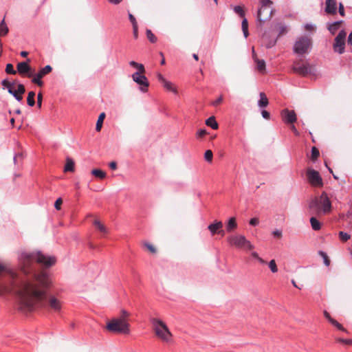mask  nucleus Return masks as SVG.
<instances>
[{
	"label": "nucleus",
	"instance_id": "1",
	"mask_svg": "<svg viewBox=\"0 0 352 352\" xmlns=\"http://www.w3.org/2000/svg\"><path fill=\"white\" fill-rule=\"evenodd\" d=\"M20 273L12 269L0 265V272L3 273L10 282V288L16 293L21 309L32 311L40 307H49L55 311L61 309V302L54 296L47 295L52 285L50 275L45 272L37 273L36 263L49 267L55 264L54 256H47L41 252L21 251L18 256Z\"/></svg>",
	"mask_w": 352,
	"mask_h": 352
},
{
	"label": "nucleus",
	"instance_id": "2",
	"mask_svg": "<svg viewBox=\"0 0 352 352\" xmlns=\"http://www.w3.org/2000/svg\"><path fill=\"white\" fill-rule=\"evenodd\" d=\"M309 207L312 214L321 216L331 212V203L327 193L323 192L320 196L311 199Z\"/></svg>",
	"mask_w": 352,
	"mask_h": 352
},
{
	"label": "nucleus",
	"instance_id": "3",
	"mask_svg": "<svg viewBox=\"0 0 352 352\" xmlns=\"http://www.w3.org/2000/svg\"><path fill=\"white\" fill-rule=\"evenodd\" d=\"M151 322L156 336L164 342L170 343L173 340V334L167 325L158 318H152Z\"/></svg>",
	"mask_w": 352,
	"mask_h": 352
},
{
	"label": "nucleus",
	"instance_id": "4",
	"mask_svg": "<svg viewBox=\"0 0 352 352\" xmlns=\"http://www.w3.org/2000/svg\"><path fill=\"white\" fill-rule=\"evenodd\" d=\"M106 329L111 333L129 334V324L122 318H113L106 325Z\"/></svg>",
	"mask_w": 352,
	"mask_h": 352
},
{
	"label": "nucleus",
	"instance_id": "5",
	"mask_svg": "<svg viewBox=\"0 0 352 352\" xmlns=\"http://www.w3.org/2000/svg\"><path fill=\"white\" fill-rule=\"evenodd\" d=\"M271 0H261V8L257 12V19L261 23L270 20L272 16L274 9Z\"/></svg>",
	"mask_w": 352,
	"mask_h": 352
},
{
	"label": "nucleus",
	"instance_id": "6",
	"mask_svg": "<svg viewBox=\"0 0 352 352\" xmlns=\"http://www.w3.org/2000/svg\"><path fill=\"white\" fill-rule=\"evenodd\" d=\"M228 242L237 248L252 250L254 245L243 235H232L228 237Z\"/></svg>",
	"mask_w": 352,
	"mask_h": 352
},
{
	"label": "nucleus",
	"instance_id": "7",
	"mask_svg": "<svg viewBox=\"0 0 352 352\" xmlns=\"http://www.w3.org/2000/svg\"><path fill=\"white\" fill-rule=\"evenodd\" d=\"M311 45V41L308 36H302L295 42L294 51L298 54L307 53Z\"/></svg>",
	"mask_w": 352,
	"mask_h": 352
},
{
	"label": "nucleus",
	"instance_id": "8",
	"mask_svg": "<svg viewBox=\"0 0 352 352\" xmlns=\"http://www.w3.org/2000/svg\"><path fill=\"white\" fill-rule=\"evenodd\" d=\"M307 177L309 183L314 187H322L323 186L322 179L319 173L312 168H307Z\"/></svg>",
	"mask_w": 352,
	"mask_h": 352
},
{
	"label": "nucleus",
	"instance_id": "9",
	"mask_svg": "<svg viewBox=\"0 0 352 352\" xmlns=\"http://www.w3.org/2000/svg\"><path fill=\"white\" fill-rule=\"evenodd\" d=\"M346 36V33L344 32V30L340 31L338 34L335 38L334 43L333 45L334 52H338L340 54H342L344 52Z\"/></svg>",
	"mask_w": 352,
	"mask_h": 352
},
{
	"label": "nucleus",
	"instance_id": "10",
	"mask_svg": "<svg viewBox=\"0 0 352 352\" xmlns=\"http://www.w3.org/2000/svg\"><path fill=\"white\" fill-rule=\"evenodd\" d=\"M144 72H135L132 74V78L134 82L140 85V89L142 92H146L148 90L149 85L148 79L144 75Z\"/></svg>",
	"mask_w": 352,
	"mask_h": 352
},
{
	"label": "nucleus",
	"instance_id": "11",
	"mask_svg": "<svg viewBox=\"0 0 352 352\" xmlns=\"http://www.w3.org/2000/svg\"><path fill=\"white\" fill-rule=\"evenodd\" d=\"M292 70L294 73L303 76H307L311 72V68L308 64H302L299 61L294 62Z\"/></svg>",
	"mask_w": 352,
	"mask_h": 352
},
{
	"label": "nucleus",
	"instance_id": "12",
	"mask_svg": "<svg viewBox=\"0 0 352 352\" xmlns=\"http://www.w3.org/2000/svg\"><path fill=\"white\" fill-rule=\"evenodd\" d=\"M52 67L50 65H46L45 67H43L40 71L36 74L32 80V82L34 84H36L38 86L43 85V81L41 80V78L47 75V74L50 73L52 72Z\"/></svg>",
	"mask_w": 352,
	"mask_h": 352
},
{
	"label": "nucleus",
	"instance_id": "13",
	"mask_svg": "<svg viewBox=\"0 0 352 352\" xmlns=\"http://www.w3.org/2000/svg\"><path fill=\"white\" fill-rule=\"evenodd\" d=\"M281 117L283 122L287 124H294L297 120V116L294 111L285 109L281 111Z\"/></svg>",
	"mask_w": 352,
	"mask_h": 352
},
{
	"label": "nucleus",
	"instance_id": "14",
	"mask_svg": "<svg viewBox=\"0 0 352 352\" xmlns=\"http://www.w3.org/2000/svg\"><path fill=\"white\" fill-rule=\"evenodd\" d=\"M25 87L22 84L17 85L16 90H14V89H9V93L10 94H12L14 97V98L19 102H21L23 100L22 95L25 93Z\"/></svg>",
	"mask_w": 352,
	"mask_h": 352
},
{
	"label": "nucleus",
	"instance_id": "15",
	"mask_svg": "<svg viewBox=\"0 0 352 352\" xmlns=\"http://www.w3.org/2000/svg\"><path fill=\"white\" fill-rule=\"evenodd\" d=\"M324 11L329 14H336L337 13V1L326 0Z\"/></svg>",
	"mask_w": 352,
	"mask_h": 352
},
{
	"label": "nucleus",
	"instance_id": "16",
	"mask_svg": "<svg viewBox=\"0 0 352 352\" xmlns=\"http://www.w3.org/2000/svg\"><path fill=\"white\" fill-rule=\"evenodd\" d=\"M17 71L20 74H28V77L33 76V74L31 73V67L30 66L25 62H21L17 64Z\"/></svg>",
	"mask_w": 352,
	"mask_h": 352
},
{
	"label": "nucleus",
	"instance_id": "17",
	"mask_svg": "<svg viewBox=\"0 0 352 352\" xmlns=\"http://www.w3.org/2000/svg\"><path fill=\"white\" fill-rule=\"evenodd\" d=\"M252 58L256 63V69L261 73H264L265 71V62L264 60L258 59L256 57L254 47L252 48Z\"/></svg>",
	"mask_w": 352,
	"mask_h": 352
},
{
	"label": "nucleus",
	"instance_id": "18",
	"mask_svg": "<svg viewBox=\"0 0 352 352\" xmlns=\"http://www.w3.org/2000/svg\"><path fill=\"white\" fill-rule=\"evenodd\" d=\"M223 228V223L221 221H215L208 226V228L213 235L218 232L219 230Z\"/></svg>",
	"mask_w": 352,
	"mask_h": 352
},
{
	"label": "nucleus",
	"instance_id": "19",
	"mask_svg": "<svg viewBox=\"0 0 352 352\" xmlns=\"http://www.w3.org/2000/svg\"><path fill=\"white\" fill-rule=\"evenodd\" d=\"M259 96H260V99L258 101V107L261 108L267 107L269 104V101H268V99H267L265 94L263 92H261Z\"/></svg>",
	"mask_w": 352,
	"mask_h": 352
},
{
	"label": "nucleus",
	"instance_id": "20",
	"mask_svg": "<svg viewBox=\"0 0 352 352\" xmlns=\"http://www.w3.org/2000/svg\"><path fill=\"white\" fill-rule=\"evenodd\" d=\"M65 172H73L74 171V160L70 157H67L66 159V164L64 168Z\"/></svg>",
	"mask_w": 352,
	"mask_h": 352
},
{
	"label": "nucleus",
	"instance_id": "21",
	"mask_svg": "<svg viewBox=\"0 0 352 352\" xmlns=\"http://www.w3.org/2000/svg\"><path fill=\"white\" fill-rule=\"evenodd\" d=\"M342 21H335L331 24H329L328 26V30L332 34H334L339 29L340 25L342 23Z\"/></svg>",
	"mask_w": 352,
	"mask_h": 352
},
{
	"label": "nucleus",
	"instance_id": "22",
	"mask_svg": "<svg viewBox=\"0 0 352 352\" xmlns=\"http://www.w3.org/2000/svg\"><path fill=\"white\" fill-rule=\"evenodd\" d=\"M310 223H311V228L314 230L318 231V230H320L321 223L316 217H311Z\"/></svg>",
	"mask_w": 352,
	"mask_h": 352
},
{
	"label": "nucleus",
	"instance_id": "23",
	"mask_svg": "<svg viewBox=\"0 0 352 352\" xmlns=\"http://www.w3.org/2000/svg\"><path fill=\"white\" fill-rule=\"evenodd\" d=\"M129 65L136 69L138 70L136 72H145L144 66L141 63L131 60L129 62Z\"/></svg>",
	"mask_w": 352,
	"mask_h": 352
},
{
	"label": "nucleus",
	"instance_id": "24",
	"mask_svg": "<svg viewBox=\"0 0 352 352\" xmlns=\"http://www.w3.org/2000/svg\"><path fill=\"white\" fill-rule=\"evenodd\" d=\"M206 124L210 126L212 129H218V123L215 120L214 116H211L206 120Z\"/></svg>",
	"mask_w": 352,
	"mask_h": 352
},
{
	"label": "nucleus",
	"instance_id": "25",
	"mask_svg": "<svg viewBox=\"0 0 352 352\" xmlns=\"http://www.w3.org/2000/svg\"><path fill=\"white\" fill-rule=\"evenodd\" d=\"M164 89L169 91H172L174 94H177V89L175 87L174 85L170 82L166 80V81L164 82V83L162 84Z\"/></svg>",
	"mask_w": 352,
	"mask_h": 352
},
{
	"label": "nucleus",
	"instance_id": "26",
	"mask_svg": "<svg viewBox=\"0 0 352 352\" xmlns=\"http://www.w3.org/2000/svg\"><path fill=\"white\" fill-rule=\"evenodd\" d=\"M91 174L96 177L100 179H104L107 176L106 173L100 169H93L91 170Z\"/></svg>",
	"mask_w": 352,
	"mask_h": 352
},
{
	"label": "nucleus",
	"instance_id": "27",
	"mask_svg": "<svg viewBox=\"0 0 352 352\" xmlns=\"http://www.w3.org/2000/svg\"><path fill=\"white\" fill-rule=\"evenodd\" d=\"M237 226L236 219L234 217H232L229 219L227 225H226V229L228 232H231L234 229H235Z\"/></svg>",
	"mask_w": 352,
	"mask_h": 352
},
{
	"label": "nucleus",
	"instance_id": "28",
	"mask_svg": "<svg viewBox=\"0 0 352 352\" xmlns=\"http://www.w3.org/2000/svg\"><path fill=\"white\" fill-rule=\"evenodd\" d=\"M104 118H105V113H101L98 118L96 125V130L97 131H100L101 130Z\"/></svg>",
	"mask_w": 352,
	"mask_h": 352
},
{
	"label": "nucleus",
	"instance_id": "29",
	"mask_svg": "<svg viewBox=\"0 0 352 352\" xmlns=\"http://www.w3.org/2000/svg\"><path fill=\"white\" fill-rule=\"evenodd\" d=\"M94 225L100 232L103 234L107 233V228L103 224H102L100 221L95 220L94 222Z\"/></svg>",
	"mask_w": 352,
	"mask_h": 352
},
{
	"label": "nucleus",
	"instance_id": "30",
	"mask_svg": "<svg viewBox=\"0 0 352 352\" xmlns=\"http://www.w3.org/2000/svg\"><path fill=\"white\" fill-rule=\"evenodd\" d=\"M34 97L35 93L34 91H30L28 93L27 103L29 106L33 107L35 104Z\"/></svg>",
	"mask_w": 352,
	"mask_h": 352
},
{
	"label": "nucleus",
	"instance_id": "31",
	"mask_svg": "<svg viewBox=\"0 0 352 352\" xmlns=\"http://www.w3.org/2000/svg\"><path fill=\"white\" fill-rule=\"evenodd\" d=\"M1 83L3 87V89H7L8 92L9 89H13L15 86V82H11L6 79L3 80Z\"/></svg>",
	"mask_w": 352,
	"mask_h": 352
},
{
	"label": "nucleus",
	"instance_id": "32",
	"mask_svg": "<svg viewBox=\"0 0 352 352\" xmlns=\"http://www.w3.org/2000/svg\"><path fill=\"white\" fill-rule=\"evenodd\" d=\"M8 32V28L4 22V20L0 23V36L6 35Z\"/></svg>",
	"mask_w": 352,
	"mask_h": 352
},
{
	"label": "nucleus",
	"instance_id": "33",
	"mask_svg": "<svg viewBox=\"0 0 352 352\" xmlns=\"http://www.w3.org/2000/svg\"><path fill=\"white\" fill-rule=\"evenodd\" d=\"M329 322L332 325H333L334 327L338 328L339 330H341V331H342L344 332H347V330L345 328H344L341 324H340L338 321H336L333 318L331 319V322Z\"/></svg>",
	"mask_w": 352,
	"mask_h": 352
},
{
	"label": "nucleus",
	"instance_id": "34",
	"mask_svg": "<svg viewBox=\"0 0 352 352\" xmlns=\"http://www.w3.org/2000/svg\"><path fill=\"white\" fill-rule=\"evenodd\" d=\"M234 11L236 14H239L241 17H244L245 16V12L242 7L240 6H236L234 8Z\"/></svg>",
	"mask_w": 352,
	"mask_h": 352
},
{
	"label": "nucleus",
	"instance_id": "35",
	"mask_svg": "<svg viewBox=\"0 0 352 352\" xmlns=\"http://www.w3.org/2000/svg\"><path fill=\"white\" fill-rule=\"evenodd\" d=\"M146 36L148 39L153 43L157 41L156 36L152 33L151 30H146Z\"/></svg>",
	"mask_w": 352,
	"mask_h": 352
},
{
	"label": "nucleus",
	"instance_id": "36",
	"mask_svg": "<svg viewBox=\"0 0 352 352\" xmlns=\"http://www.w3.org/2000/svg\"><path fill=\"white\" fill-rule=\"evenodd\" d=\"M319 254L322 257V258L324 260V265L326 266H329L330 265V260L328 258L327 254L325 252H322V251H320L319 252Z\"/></svg>",
	"mask_w": 352,
	"mask_h": 352
},
{
	"label": "nucleus",
	"instance_id": "37",
	"mask_svg": "<svg viewBox=\"0 0 352 352\" xmlns=\"http://www.w3.org/2000/svg\"><path fill=\"white\" fill-rule=\"evenodd\" d=\"M269 267L272 272L276 273L278 271V267L276 266V262L274 260H271L268 263Z\"/></svg>",
	"mask_w": 352,
	"mask_h": 352
},
{
	"label": "nucleus",
	"instance_id": "38",
	"mask_svg": "<svg viewBox=\"0 0 352 352\" xmlns=\"http://www.w3.org/2000/svg\"><path fill=\"white\" fill-rule=\"evenodd\" d=\"M339 237H340V239L342 241L345 242V241H348L350 239V235L348 234L346 232H344L342 231H340L339 232Z\"/></svg>",
	"mask_w": 352,
	"mask_h": 352
},
{
	"label": "nucleus",
	"instance_id": "39",
	"mask_svg": "<svg viewBox=\"0 0 352 352\" xmlns=\"http://www.w3.org/2000/svg\"><path fill=\"white\" fill-rule=\"evenodd\" d=\"M320 153L317 148L312 147L311 148V160H316L319 157Z\"/></svg>",
	"mask_w": 352,
	"mask_h": 352
},
{
	"label": "nucleus",
	"instance_id": "40",
	"mask_svg": "<svg viewBox=\"0 0 352 352\" xmlns=\"http://www.w3.org/2000/svg\"><path fill=\"white\" fill-rule=\"evenodd\" d=\"M212 157H213V154H212V152L210 151V150H207L206 152H205V154H204V158L205 160L208 162H212Z\"/></svg>",
	"mask_w": 352,
	"mask_h": 352
},
{
	"label": "nucleus",
	"instance_id": "41",
	"mask_svg": "<svg viewBox=\"0 0 352 352\" xmlns=\"http://www.w3.org/2000/svg\"><path fill=\"white\" fill-rule=\"evenodd\" d=\"M6 72L9 74H16V72L14 69L13 65L11 63H8L6 67Z\"/></svg>",
	"mask_w": 352,
	"mask_h": 352
},
{
	"label": "nucleus",
	"instance_id": "42",
	"mask_svg": "<svg viewBox=\"0 0 352 352\" xmlns=\"http://www.w3.org/2000/svg\"><path fill=\"white\" fill-rule=\"evenodd\" d=\"M129 316V313L124 309L121 311V316L119 318H122L124 320L127 321V318Z\"/></svg>",
	"mask_w": 352,
	"mask_h": 352
},
{
	"label": "nucleus",
	"instance_id": "43",
	"mask_svg": "<svg viewBox=\"0 0 352 352\" xmlns=\"http://www.w3.org/2000/svg\"><path fill=\"white\" fill-rule=\"evenodd\" d=\"M337 341L345 344H352L351 339H343V338H338Z\"/></svg>",
	"mask_w": 352,
	"mask_h": 352
},
{
	"label": "nucleus",
	"instance_id": "44",
	"mask_svg": "<svg viewBox=\"0 0 352 352\" xmlns=\"http://www.w3.org/2000/svg\"><path fill=\"white\" fill-rule=\"evenodd\" d=\"M272 235L278 239H280L282 237V231L280 230H275L272 232Z\"/></svg>",
	"mask_w": 352,
	"mask_h": 352
},
{
	"label": "nucleus",
	"instance_id": "45",
	"mask_svg": "<svg viewBox=\"0 0 352 352\" xmlns=\"http://www.w3.org/2000/svg\"><path fill=\"white\" fill-rule=\"evenodd\" d=\"M305 29L307 31H313L315 30V25L313 24L307 23L305 25Z\"/></svg>",
	"mask_w": 352,
	"mask_h": 352
},
{
	"label": "nucleus",
	"instance_id": "46",
	"mask_svg": "<svg viewBox=\"0 0 352 352\" xmlns=\"http://www.w3.org/2000/svg\"><path fill=\"white\" fill-rule=\"evenodd\" d=\"M223 101V96H220L216 100L213 101L212 104L213 106H217L219 105L220 103H221Z\"/></svg>",
	"mask_w": 352,
	"mask_h": 352
},
{
	"label": "nucleus",
	"instance_id": "47",
	"mask_svg": "<svg viewBox=\"0 0 352 352\" xmlns=\"http://www.w3.org/2000/svg\"><path fill=\"white\" fill-rule=\"evenodd\" d=\"M241 27L243 31L248 28V20L245 18L242 21Z\"/></svg>",
	"mask_w": 352,
	"mask_h": 352
},
{
	"label": "nucleus",
	"instance_id": "48",
	"mask_svg": "<svg viewBox=\"0 0 352 352\" xmlns=\"http://www.w3.org/2000/svg\"><path fill=\"white\" fill-rule=\"evenodd\" d=\"M129 19L130 21L131 22L133 26L138 25L135 18L134 17V16L133 14H129Z\"/></svg>",
	"mask_w": 352,
	"mask_h": 352
},
{
	"label": "nucleus",
	"instance_id": "49",
	"mask_svg": "<svg viewBox=\"0 0 352 352\" xmlns=\"http://www.w3.org/2000/svg\"><path fill=\"white\" fill-rule=\"evenodd\" d=\"M261 114H262L263 118L266 120H269L270 118V114L266 110H263L261 111Z\"/></svg>",
	"mask_w": 352,
	"mask_h": 352
},
{
	"label": "nucleus",
	"instance_id": "50",
	"mask_svg": "<svg viewBox=\"0 0 352 352\" xmlns=\"http://www.w3.org/2000/svg\"><path fill=\"white\" fill-rule=\"evenodd\" d=\"M206 134V131L205 129H199L197 133V136L198 138H202Z\"/></svg>",
	"mask_w": 352,
	"mask_h": 352
},
{
	"label": "nucleus",
	"instance_id": "51",
	"mask_svg": "<svg viewBox=\"0 0 352 352\" xmlns=\"http://www.w3.org/2000/svg\"><path fill=\"white\" fill-rule=\"evenodd\" d=\"M145 246L146 248L152 253H155L156 250L155 248L150 243H146Z\"/></svg>",
	"mask_w": 352,
	"mask_h": 352
},
{
	"label": "nucleus",
	"instance_id": "52",
	"mask_svg": "<svg viewBox=\"0 0 352 352\" xmlns=\"http://www.w3.org/2000/svg\"><path fill=\"white\" fill-rule=\"evenodd\" d=\"M62 199L61 198H58L56 199V201H55V204H54V207L56 208V209L57 210H60V204H62Z\"/></svg>",
	"mask_w": 352,
	"mask_h": 352
},
{
	"label": "nucleus",
	"instance_id": "53",
	"mask_svg": "<svg viewBox=\"0 0 352 352\" xmlns=\"http://www.w3.org/2000/svg\"><path fill=\"white\" fill-rule=\"evenodd\" d=\"M43 96L39 93L37 96V104L39 108L41 107Z\"/></svg>",
	"mask_w": 352,
	"mask_h": 352
},
{
	"label": "nucleus",
	"instance_id": "54",
	"mask_svg": "<svg viewBox=\"0 0 352 352\" xmlns=\"http://www.w3.org/2000/svg\"><path fill=\"white\" fill-rule=\"evenodd\" d=\"M339 13L341 16H344V6L342 3H339Z\"/></svg>",
	"mask_w": 352,
	"mask_h": 352
},
{
	"label": "nucleus",
	"instance_id": "55",
	"mask_svg": "<svg viewBox=\"0 0 352 352\" xmlns=\"http://www.w3.org/2000/svg\"><path fill=\"white\" fill-rule=\"evenodd\" d=\"M133 33L134 38H138V25L133 26Z\"/></svg>",
	"mask_w": 352,
	"mask_h": 352
},
{
	"label": "nucleus",
	"instance_id": "56",
	"mask_svg": "<svg viewBox=\"0 0 352 352\" xmlns=\"http://www.w3.org/2000/svg\"><path fill=\"white\" fill-rule=\"evenodd\" d=\"M258 223H259V221L257 218H252L250 221V224L253 226H257L258 224Z\"/></svg>",
	"mask_w": 352,
	"mask_h": 352
},
{
	"label": "nucleus",
	"instance_id": "57",
	"mask_svg": "<svg viewBox=\"0 0 352 352\" xmlns=\"http://www.w3.org/2000/svg\"><path fill=\"white\" fill-rule=\"evenodd\" d=\"M157 80L160 82H161L162 84L164 83V81H166V78L161 74H158L157 76Z\"/></svg>",
	"mask_w": 352,
	"mask_h": 352
},
{
	"label": "nucleus",
	"instance_id": "58",
	"mask_svg": "<svg viewBox=\"0 0 352 352\" xmlns=\"http://www.w3.org/2000/svg\"><path fill=\"white\" fill-rule=\"evenodd\" d=\"M109 168L112 170H116L117 168V164L116 162H111L109 164Z\"/></svg>",
	"mask_w": 352,
	"mask_h": 352
},
{
	"label": "nucleus",
	"instance_id": "59",
	"mask_svg": "<svg viewBox=\"0 0 352 352\" xmlns=\"http://www.w3.org/2000/svg\"><path fill=\"white\" fill-rule=\"evenodd\" d=\"M291 130L293 131V133L296 135H299V132L298 131V130L296 129V126L293 124H292Z\"/></svg>",
	"mask_w": 352,
	"mask_h": 352
},
{
	"label": "nucleus",
	"instance_id": "60",
	"mask_svg": "<svg viewBox=\"0 0 352 352\" xmlns=\"http://www.w3.org/2000/svg\"><path fill=\"white\" fill-rule=\"evenodd\" d=\"M324 316L328 320L329 322H331V319H333L327 311H324Z\"/></svg>",
	"mask_w": 352,
	"mask_h": 352
},
{
	"label": "nucleus",
	"instance_id": "61",
	"mask_svg": "<svg viewBox=\"0 0 352 352\" xmlns=\"http://www.w3.org/2000/svg\"><path fill=\"white\" fill-rule=\"evenodd\" d=\"M251 255H252V256L253 258H256V259H257V258H259V256H258V253H257V252H252L251 253Z\"/></svg>",
	"mask_w": 352,
	"mask_h": 352
},
{
	"label": "nucleus",
	"instance_id": "62",
	"mask_svg": "<svg viewBox=\"0 0 352 352\" xmlns=\"http://www.w3.org/2000/svg\"><path fill=\"white\" fill-rule=\"evenodd\" d=\"M109 1L113 4L116 5V4L120 3L122 1V0H109Z\"/></svg>",
	"mask_w": 352,
	"mask_h": 352
},
{
	"label": "nucleus",
	"instance_id": "63",
	"mask_svg": "<svg viewBox=\"0 0 352 352\" xmlns=\"http://www.w3.org/2000/svg\"><path fill=\"white\" fill-rule=\"evenodd\" d=\"M287 32L286 27L283 26L280 28V34H283L284 32Z\"/></svg>",
	"mask_w": 352,
	"mask_h": 352
},
{
	"label": "nucleus",
	"instance_id": "64",
	"mask_svg": "<svg viewBox=\"0 0 352 352\" xmlns=\"http://www.w3.org/2000/svg\"><path fill=\"white\" fill-rule=\"evenodd\" d=\"M28 54V52H25V51H22L21 52V56H23V57H26Z\"/></svg>",
	"mask_w": 352,
	"mask_h": 352
}]
</instances>
